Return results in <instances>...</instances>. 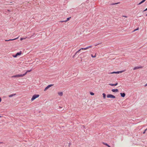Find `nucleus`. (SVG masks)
<instances>
[{"instance_id":"nucleus-1","label":"nucleus","mask_w":147,"mask_h":147,"mask_svg":"<svg viewBox=\"0 0 147 147\" xmlns=\"http://www.w3.org/2000/svg\"><path fill=\"white\" fill-rule=\"evenodd\" d=\"M25 76V74H17L12 76V78H20L22 77Z\"/></svg>"},{"instance_id":"nucleus-4","label":"nucleus","mask_w":147,"mask_h":147,"mask_svg":"<svg viewBox=\"0 0 147 147\" xmlns=\"http://www.w3.org/2000/svg\"><path fill=\"white\" fill-rule=\"evenodd\" d=\"M53 84H50L48 85L44 89V91H46L47 90L48 88H49L50 87H51V86H53Z\"/></svg>"},{"instance_id":"nucleus-14","label":"nucleus","mask_w":147,"mask_h":147,"mask_svg":"<svg viewBox=\"0 0 147 147\" xmlns=\"http://www.w3.org/2000/svg\"><path fill=\"white\" fill-rule=\"evenodd\" d=\"M102 95L103 96V98L104 99H105L106 98V94L105 93H103L102 94Z\"/></svg>"},{"instance_id":"nucleus-23","label":"nucleus","mask_w":147,"mask_h":147,"mask_svg":"<svg viewBox=\"0 0 147 147\" xmlns=\"http://www.w3.org/2000/svg\"><path fill=\"white\" fill-rule=\"evenodd\" d=\"M18 56V55H17L16 54L15 55H13V57H16L17 56Z\"/></svg>"},{"instance_id":"nucleus-38","label":"nucleus","mask_w":147,"mask_h":147,"mask_svg":"<svg viewBox=\"0 0 147 147\" xmlns=\"http://www.w3.org/2000/svg\"><path fill=\"white\" fill-rule=\"evenodd\" d=\"M60 107V108H61V107Z\"/></svg>"},{"instance_id":"nucleus-36","label":"nucleus","mask_w":147,"mask_h":147,"mask_svg":"<svg viewBox=\"0 0 147 147\" xmlns=\"http://www.w3.org/2000/svg\"><path fill=\"white\" fill-rule=\"evenodd\" d=\"M145 131L143 132V134H144L145 133Z\"/></svg>"},{"instance_id":"nucleus-26","label":"nucleus","mask_w":147,"mask_h":147,"mask_svg":"<svg viewBox=\"0 0 147 147\" xmlns=\"http://www.w3.org/2000/svg\"><path fill=\"white\" fill-rule=\"evenodd\" d=\"M119 72V74L120 73H121L122 72H123V71H118Z\"/></svg>"},{"instance_id":"nucleus-30","label":"nucleus","mask_w":147,"mask_h":147,"mask_svg":"<svg viewBox=\"0 0 147 147\" xmlns=\"http://www.w3.org/2000/svg\"><path fill=\"white\" fill-rule=\"evenodd\" d=\"M123 17H126V18H127V16H123Z\"/></svg>"},{"instance_id":"nucleus-10","label":"nucleus","mask_w":147,"mask_h":147,"mask_svg":"<svg viewBox=\"0 0 147 147\" xmlns=\"http://www.w3.org/2000/svg\"><path fill=\"white\" fill-rule=\"evenodd\" d=\"M16 94H10L9 95V97H11L13 96H15V95H16Z\"/></svg>"},{"instance_id":"nucleus-31","label":"nucleus","mask_w":147,"mask_h":147,"mask_svg":"<svg viewBox=\"0 0 147 147\" xmlns=\"http://www.w3.org/2000/svg\"><path fill=\"white\" fill-rule=\"evenodd\" d=\"M1 98L0 97V102H1Z\"/></svg>"},{"instance_id":"nucleus-8","label":"nucleus","mask_w":147,"mask_h":147,"mask_svg":"<svg viewBox=\"0 0 147 147\" xmlns=\"http://www.w3.org/2000/svg\"><path fill=\"white\" fill-rule=\"evenodd\" d=\"M111 91L113 92H117L118 91L117 89H113L111 90Z\"/></svg>"},{"instance_id":"nucleus-27","label":"nucleus","mask_w":147,"mask_h":147,"mask_svg":"<svg viewBox=\"0 0 147 147\" xmlns=\"http://www.w3.org/2000/svg\"><path fill=\"white\" fill-rule=\"evenodd\" d=\"M100 44H101V43H99L98 44H96V45H95V46H96L97 45H99Z\"/></svg>"},{"instance_id":"nucleus-16","label":"nucleus","mask_w":147,"mask_h":147,"mask_svg":"<svg viewBox=\"0 0 147 147\" xmlns=\"http://www.w3.org/2000/svg\"><path fill=\"white\" fill-rule=\"evenodd\" d=\"M31 71V70H28L25 74H25V76L27 74V72H30Z\"/></svg>"},{"instance_id":"nucleus-17","label":"nucleus","mask_w":147,"mask_h":147,"mask_svg":"<svg viewBox=\"0 0 147 147\" xmlns=\"http://www.w3.org/2000/svg\"><path fill=\"white\" fill-rule=\"evenodd\" d=\"M103 144L105 145L106 146H107L108 147H111V146L109 145L107 143H103Z\"/></svg>"},{"instance_id":"nucleus-25","label":"nucleus","mask_w":147,"mask_h":147,"mask_svg":"<svg viewBox=\"0 0 147 147\" xmlns=\"http://www.w3.org/2000/svg\"><path fill=\"white\" fill-rule=\"evenodd\" d=\"M91 56L92 57H96L95 55L94 56H93V55H91Z\"/></svg>"},{"instance_id":"nucleus-15","label":"nucleus","mask_w":147,"mask_h":147,"mask_svg":"<svg viewBox=\"0 0 147 147\" xmlns=\"http://www.w3.org/2000/svg\"><path fill=\"white\" fill-rule=\"evenodd\" d=\"M119 3H120L119 2H118L117 3H113L111 4L110 5H113L118 4Z\"/></svg>"},{"instance_id":"nucleus-3","label":"nucleus","mask_w":147,"mask_h":147,"mask_svg":"<svg viewBox=\"0 0 147 147\" xmlns=\"http://www.w3.org/2000/svg\"><path fill=\"white\" fill-rule=\"evenodd\" d=\"M107 97L108 98H115L116 97L113 95L111 94H108L107 95Z\"/></svg>"},{"instance_id":"nucleus-39","label":"nucleus","mask_w":147,"mask_h":147,"mask_svg":"<svg viewBox=\"0 0 147 147\" xmlns=\"http://www.w3.org/2000/svg\"><path fill=\"white\" fill-rule=\"evenodd\" d=\"M146 15L147 16V14Z\"/></svg>"},{"instance_id":"nucleus-9","label":"nucleus","mask_w":147,"mask_h":147,"mask_svg":"<svg viewBox=\"0 0 147 147\" xmlns=\"http://www.w3.org/2000/svg\"><path fill=\"white\" fill-rule=\"evenodd\" d=\"M18 38H14V39H9V40H5V41H9L13 40H15L16 39H17Z\"/></svg>"},{"instance_id":"nucleus-13","label":"nucleus","mask_w":147,"mask_h":147,"mask_svg":"<svg viewBox=\"0 0 147 147\" xmlns=\"http://www.w3.org/2000/svg\"><path fill=\"white\" fill-rule=\"evenodd\" d=\"M21 54H22V52H21V51H20L19 52L17 53L16 54L18 56V55H20Z\"/></svg>"},{"instance_id":"nucleus-22","label":"nucleus","mask_w":147,"mask_h":147,"mask_svg":"<svg viewBox=\"0 0 147 147\" xmlns=\"http://www.w3.org/2000/svg\"><path fill=\"white\" fill-rule=\"evenodd\" d=\"M92 47V46H88L87 47V49H88V48H91Z\"/></svg>"},{"instance_id":"nucleus-6","label":"nucleus","mask_w":147,"mask_h":147,"mask_svg":"<svg viewBox=\"0 0 147 147\" xmlns=\"http://www.w3.org/2000/svg\"><path fill=\"white\" fill-rule=\"evenodd\" d=\"M120 95L121 97H124L125 95V93H121Z\"/></svg>"},{"instance_id":"nucleus-37","label":"nucleus","mask_w":147,"mask_h":147,"mask_svg":"<svg viewBox=\"0 0 147 147\" xmlns=\"http://www.w3.org/2000/svg\"><path fill=\"white\" fill-rule=\"evenodd\" d=\"M75 56V55H74L73 56V58H74V56Z\"/></svg>"},{"instance_id":"nucleus-21","label":"nucleus","mask_w":147,"mask_h":147,"mask_svg":"<svg viewBox=\"0 0 147 147\" xmlns=\"http://www.w3.org/2000/svg\"><path fill=\"white\" fill-rule=\"evenodd\" d=\"M138 29H139V28H137V29H134V30H133V32H134L135 31H136V30H138Z\"/></svg>"},{"instance_id":"nucleus-29","label":"nucleus","mask_w":147,"mask_h":147,"mask_svg":"<svg viewBox=\"0 0 147 147\" xmlns=\"http://www.w3.org/2000/svg\"><path fill=\"white\" fill-rule=\"evenodd\" d=\"M24 38H20V40H23V39H24Z\"/></svg>"},{"instance_id":"nucleus-19","label":"nucleus","mask_w":147,"mask_h":147,"mask_svg":"<svg viewBox=\"0 0 147 147\" xmlns=\"http://www.w3.org/2000/svg\"><path fill=\"white\" fill-rule=\"evenodd\" d=\"M71 18V17H70L69 18H67V20H66V22H67V21H68V20H69V19Z\"/></svg>"},{"instance_id":"nucleus-5","label":"nucleus","mask_w":147,"mask_h":147,"mask_svg":"<svg viewBox=\"0 0 147 147\" xmlns=\"http://www.w3.org/2000/svg\"><path fill=\"white\" fill-rule=\"evenodd\" d=\"M142 68V66L136 67L134 68L133 70H136V69H139Z\"/></svg>"},{"instance_id":"nucleus-24","label":"nucleus","mask_w":147,"mask_h":147,"mask_svg":"<svg viewBox=\"0 0 147 147\" xmlns=\"http://www.w3.org/2000/svg\"><path fill=\"white\" fill-rule=\"evenodd\" d=\"M60 22H66V21L65 20H63V21H61Z\"/></svg>"},{"instance_id":"nucleus-2","label":"nucleus","mask_w":147,"mask_h":147,"mask_svg":"<svg viewBox=\"0 0 147 147\" xmlns=\"http://www.w3.org/2000/svg\"><path fill=\"white\" fill-rule=\"evenodd\" d=\"M39 96V95L38 94H34V95L32 98H31V100L32 101H33L36 98H38Z\"/></svg>"},{"instance_id":"nucleus-35","label":"nucleus","mask_w":147,"mask_h":147,"mask_svg":"<svg viewBox=\"0 0 147 147\" xmlns=\"http://www.w3.org/2000/svg\"><path fill=\"white\" fill-rule=\"evenodd\" d=\"M78 53L77 52L75 53V54L74 55H76Z\"/></svg>"},{"instance_id":"nucleus-18","label":"nucleus","mask_w":147,"mask_h":147,"mask_svg":"<svg viewBox=\"0 0 147 147\" xmlns=\"http://www.w3.org/2000/svg\"><path fill=\"white\" fill-rule=\"evenodd\" d=\"M90 94L91 95H94V93L92 92H90Z\"/></svg>"},{"instance_id":"nucleus-7","label":"nucleus","mask_w":147,"mask_h":147,"mask_svg":"<svg viewBox=\"0 0 147 147\" xmlns=\"http://www.w3.org/2000/svg\"><path fill=\"white\" fill-rule=\"evenodd\" d=\"M118 84L117 83H116L115 84H109V85L112 86H116Z\"/></svg>"},{"instance_id":"nucleus-32","label":"nucleus","mask_w":147,"mask_h":147,"mask_svg":"<svg viewBox=\"0 0 147 147\" xmlns=\"http://www.w3.org/2000/svg\"><path fill=\"white\" fill-rule=\"evenodd\" d=\"M145 86L146 87V86H147V83L145 85Z\"/></svg>"},{"instance_id":"nucleus-34","label":"nucleus","mask_w":147,"mask_h":147,"mask_svg":"<svg viewBox=\"0 0 147 147\" xmlns=\"http://www.w3.org/2000/svg\"><path fill=\"white\" fill-rule=\"evenodd\" d=\"M147 10V8L145 10H144V11H146Z\"/></svg>"},{"instance_id":"nucleus-28","label":"nucleus","mask_w":147,"mask_h":147,"mask_svg":"<svg viewBox=\"0 0 147 147\" xmlns=\"http://www.w3.org/2000/svg\"><path fill=\"white\" fill-rule=\"evenodd\" d=\"M81 49H79V50H78V51H77V53H78Z\"/></svg>"},{"instance_id":"nucleus-12","label":"nucleus","mask_w":147,"mask_h":147,"mask_svg":"<svg viewBox=\"0 0 147 147\" xmlns=\"http://www.w3.org/2000/svg\"><path fill=\"white\" fill-rule=\"evenodd\" d=\"M110 74H119V72L118 71H114L110 73H109Z\"/></svg>"},{"instance_id":"nucleus-20","label":"nucleus","mask_w":147,"mask_h":147,"mask_svg":"<svg viewBox=\"0 0 147 147\" xmlns=\"http://www.w3.org/2000/svg\"><path fill=\"white\" fill-rule=\"evenodd\" d=\"M80 49H81V50H86V49H87V47L86 48H82Z\"/></svg>"},{"instance_id":"nucleus-33","label":"nucleus","mask_w":147,"mask_h":147,"mask_svg":"<svg viewBox=\"0 0 147 147\" xmlns=\"http://www.w3.org/2000/svg\"><path fill=\"white\" fill-rule=\"evenodd\" d=\"M147 130V128L145 130V131H146Z\"/></svg>"},{"instance_id":"nucleus-11","label":"nucleus","mask_w":147,"mask_h":147,"mask_svg":"<svg viewBox=\"0 0 147 147\" xmlns=\"http://www.w3.org/2000/svg\"><path fill=\"white\" fill-rule=\"evenodd\" d=\"M58 94L59 96H62L63 95V93L62 92H59L58 93Z\"/></svg>"}]
</instances>
